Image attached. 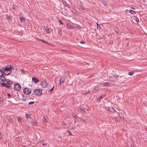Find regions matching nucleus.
<instances>
[{
    "mask_svg": "<svg viewBox=\"0 0 147 147\" xmlns=\"http://www.w3.org/2000/svg\"><path fill=\"white\" fill-rule=\"evenodd\" d=\"M34 93L36 95L40 96L42 94V90L39 89H35L34 90Z\"/></svg>",
    "mask_w": 147,
    "mask_h": 147,
    "instance_id": "1",
    "label": "nucleus"
},
{
    "mask_svg": "<svg viewBox=\"0 0 147 147\" xmlns=\"http://www.w3.org/2000/svg\"><path fill=\"white\" fill-rule=\"evenodd\" d=\"M13 88L15 90H19L21 89V86L18 84H14Z\"/></svg>",
    "mask_w": 147,
    "mask_h": 147,
    "instance_id": "2",
    "label": "nucleus"
},
{
    "mask_svg": "<svg viewBox=\"0 0 147 147\" xmlns=\"http://www.w3.org/2000/svg\"><path fill=\"white\" fill-rule=\"evenodd\" d=\"M23 92L26 94H29L31 93V91L28 88H25L23 90Z\"/></svg>",
    "mask_w": 147,
    "mask_h": 147,
    "instance_id": "3",
    "label": "nucleus"
},
{
    "mask_svg": "<svg viewBox=\"0 0 147 147\" xmlns=\"http://www.w3.org/2000/svg\"><path fill=\"white\" fill-rule=\"evenodd\" d=\"M32 82L35 84L37 83L39 81L38 79L35 77L32 78Z\"/></svg>",
    "mask_w": 147,
    "mask_h": 147,
    "instance_id": "4",
    "label": "nucleus"
},
{
    "mask_svg": "<svg viewBox=\"0 0 147 147\" xmlns=\"http://www.w3.org/2000/svg\"><path fill=\"white\" fill-rule=\"evenodd\" d=\"M41 85L42 87L43 88H45L48 87V84L45 82H42L41 83Z\"/></svg>",
    "mask_w": 147,
    "mask_h": 147,
    "instance_id": "5",
    "label": "nucleus"
},
{
    "mask_svg": "<svg viewBox=\"0 0 147 147\" xmlns=\"http://www.w3.org/2000/svg\"><path fill=\"white\" fill-rule=\"evenodd\" d=\"M108 109L109 111L112 112H114L115 111L114 109L112 107H108Z\"/></svg>",
    "mask_w": 147,
    "mask_h": 147,
    "instance_id": "6",
    "label": "nucleus"
},
{
    "mask_svg": "<svg viewBox=\"0 0 147 147\" xmlns=\"http://www.w3.org/2000/svg\"><path fill=\"white\" fill-rule=\"evenodd\" d=\"M2 69L3 70V71L4 70H7V71H10L11 70L10 69V68L9 67V66L8 65L6 66V67L5 68H3Z\"/></svg>",
    "mask_w": 147,
    "mask_h": 147,
    "instance_id": "7",
    "label": "nucleus"
},
{
    "mask_svg": "<svg viewBox=\"0 0 147 147\" xmlns=\"http://www.w3.org/2000/svg\"><path fill=\"white\" fill-rule=\"evenodd\" d=\"M4 75H3L1 76V80L3 82H5L6 81V78L5 76H3Z\"/></svg>",
    "mask_w": 147,
    "mask_h": 147,
    "instance_id": "8",
    "label": "nucleus"
},
{
    "mask_svg": "<svg viewBox=\"0 0 147 147\" xmlns=\"http://www.w3.org/2000/svg\"><path fill=\"white\" fill-rule=\"evenodd\" d=\"M16 141L21 142L22 141V138L21 137H18L16 138Z\"/></svg>",
    "mask_w": 147,
    "mask_h": 147,
    "instance_id": "9",
    "label": "nucleus"
},
{
    "mask_svg": "<svg viewBox=\"0 0 147 147\" xmlns=\"http://www.w3.org/2000/svg\"><path fill=\"white\" fill-rule=\"evenodd\" d=\"M57 29L58 34L61 36V29L59 28H58Z\"/></svg>",
    "mask_w": 147,
    "mask_h": 147,
    "instance_id": "10",
    "label": "nucleus"
},
{
    "mask_svg": "<svg viewBox=\"0 0 147 147\" xmlns=\"http://www.w3.org/2000/svg\"><path fill=\"white\" fill-rule=\"evenodd\" d=\"M115 30L116 33L117 34H119V33H120V31L117 27H115Z\"/></svg>",
    "mask_w": 147,
    "mask_h": 147,
    "instance_id": "11",
    "label": "nucleus"
},
{
    "mask_svg": "<svg viewBox=\"0 0 147 147\" xmlns=\"http://www.w3.org/2000/svg\"><path fill=\"white\" fill-rule=\"evenodd\" d=\"M7 84H12V82L11 81H10L9 80H6Z\"/></svg>",
    "mask_w": 147,
    "mask_h": 147,
    "instance_id": "12",
    "label": "nucleus"
},
{
    "mask_svg": "<svg viewBox=\"0 0 147 147\" xmlns=\"http://www.w3.org/2000/svg\"><path fill=\"white\" fill-rule=\"evenodd\" d=\"M4 71H3L2 69H0V76H2L3 75H4Z\"/></svg>",
    "mask_w": 147,
    "mask_h": 147,
    "instance_id": "13",
    "label": "nucleus"
},
{
    "mask_svg": "<svg viewBox=\"0 0 147 147\" xmlns=\"http://www.w3.org/2000/svg\"><path fill=\"white\" fill-rule=\"evenodd\" d=\"M20 20L22 22H24L25 21V18L24 17H20Z\"/></svg>",
    "mask_w": 147,
    "mask_h": 147,
    "instance_id": "14",
    "label": "nucleus"
},
{
    "mask_svg": "<svg viewBox=\"0 0 147 147\" xmlns=\"http://www.w3.org/2000/svg\"><path fill=\"white\" fill-rule=\"evenodd\" d=\"M129 12L131 14H136V12L135 11L132 10H129Z\"/></svg>",
    "mask_w": 147,
    "mask_h": 147,
    "instance_id": "15",
    "label": "nucleus"
},
{
    "mask_svg": "<svg viewBox=\"0 0 147 147\" xmlns=\"http://www.w3.org/2000/svg\"><path fill=\"white\" fill-rule=\"evenodd\" d=\"M63 3L65 6H68L69 5L65 1H63Z\"/></svg>",
    "mask_w": 147,
    "mask_h": 147,
    "instance_id": "16",
    "label": "nucleus"
},
{
    "mask_svg": "<svg viewBox=\"0 0 147 147\" xmlns=\"http://www.w3.org/2000/svg\"><path fill=\"white\" fill-rule=\"evenodd\" d=\"M71 11L73 13H74V14H77L76 11V10L75 9H74V8Z\"/></svg>",
    "mask_w": 147,
    "mask_h": 147,
    "instance_id": "17",
    "label": "nucleus"
},
{
    "mask_svg": "<svg viewBox=\"0 0 147 147\" xmlns=\"http://www.w3.org/2000/svg\"><path fill=\"white\" fill-rule=\"evenodd\" d=\"M8 119L9 120V122L12 123L13 122V120L12 119V117H9Z\"/></svg>",
    "mask_w": 147,
    "mask_h": 147,
    "instance_id": "18",
    "label": "nucleus"
},
{
    "mask_svg": "<svg viewBox=\"0 0 147 147\" xmlns=\"http://www.w3.org/2000/svg\"><path fill=\"white\" fill-rule=\"evenodd\" d=\"M103 84L104 86H108L109 85V83L108 82H106Z\"/></svg>",
    "mask_w": 147,
    "mask_h": 147,
    "instance_id": "19",
    "label": "nucleus"
},
{
    "mask_svg": "<svg viewBox=\"0 0 147 147\" xmlns=\"http://www.w3.org/2000/svg\"><path fill=\"white\" fill-rule=\"evenodd\" d=\"M67 28L69 29H71L73 28L72 26L69 24L67 25Z\"/></svg>",
    "mask_w": 147,
    "mask_h": 147,
    "instance_id": "20",
    "label": "nucleus"
},
{
    "mask_svg": "<svg viewBox=\"0 0 147 147\" xmlns=\"http://www.w3.org/2000/svg\"><path fill=\"white\" fill-rule=\"evenodd\" d=\"M80 8L83 10H85V8L82 5H80Z\"/></svg>",
    "mask_w": 147,
    "mask_h": 147,
    "instance_id": "21",
    "label": "nucleus"
},
{
    "mask_svg": "<svg viewBox=\"0 0 147 147\" xmlns=\"http://www.w3.org/2000/svg\"><path fill=\"white\" fill-rule=\"evenodd\" d=\"M98 90V87H95L94 89V92H97V91Z\"/></svg>",
    "mask_w": 147,
    "mask_h": 147,
    "instance_id": "22",
    "label": "nucleus"
},
{
    "mask_svg": "<svg viewBox=\"0 0 147 147\" xmlns=\"http://www.w3.org/2000/svg\"><path fill=\"white\" fill-rule=\"evenodd\" d=\"M96 24H97V28L98 29L100 30L101 29L100 26V25L98 24V23H96Z\"/></svg>",
    "mask_w": 147,
    "mask_h": 147,
    "instance_id": "23",
    "label": "nucleus"
},
{
    "mask_svg": "<svg viewBox=\"0 0 147 147\" xmlns=\"http://www.w3.org/2000/svg\"><path fill=\"white\" fill-rule=\"evenodd\" d=\"M22 97H23V98H22V100L25 101L26 99V97H24V95H23L22 96Z\"/></svg>",
    "mask_w": 147,
    "mask_h": 147,
    "instance_id": "24",
    "label": "nucleus"
},
{
    "mask_svg": "<svg viewBox=\"0 0 147 147\" xmlns=\"http://www.w3.org/2000/svg\"><path fill=\"white\" fill-rule=\"evenodd\" d=\"M26 117L28 119L29 118H30V115L29 114H26Z\"/></svg>",
    "mask_w": 147,
    "mask_h": 147,
    "instance_id": "25",
    "label": "nucleus"
},
{
    "mask_svg": "<svg viewBox=\"0 0 147 147\" xmlns=\"http://www.w3.org/2000/svg\"><path fill=\"white\" fill-rule=\"evenodd\" d=\"M1 86H3V87H6V84L4 83H1Z\"/></svg>",
    "mask_w": 147,
    "mask_h": 147,
    "instance_id": "26",
    "label": "nucleus"
},
{
    "mask_svg": "<svg viewBox=\"0 0 147 147\" xmlns=\"http://www.w3.org/2000/svg\"><path fill=\"white\" fill-rule=\"evenodd\" d=\"M18 120L19 122H20L21 121V117H18Z\"/></svg>",
    "mask_w": 147,
    "mask_h": 147,
    "instance_id": "27",
    "label": "nucleus"
},
{
    "mask_svg": "<svg viewBox=\"0 0 147 147\" xmlns=\"http://www.w3.org/2000/svg\"><path fill=\"white\" fill-rule=\"evenodd\" d=\"M62 125L64 126H67V124L64 122H62Z\"/></svg>",
    "mask_w": 147,
    "mask_h": 147,
    "instance_id": "28",
    "label": "nucleus"
},
{
    "mask_svg": "<svg viewBox=\"0 0 147 147\" xmlns=\"http://www.w3.org/2000/svg\"><path fill=\"white\" fill-rule=\"evenodd\" d=\"M53 88H54V86H53L51 89L49 90H48L49 92H52L53 91Z\"/></svg>",
    "mask_w": 147,
    "mask_h": 147,
    "instance_id": "29",
    "label": "nucleus"
},
{
    "mask_svg": "<svg viewBox=\"0 0 147 147\" xmlns=\"http://www.w3.org/2000/svg\"><path fill=\"white\" fill-rule=\"evenodd\" d=\"M102 98V97L100 96V97H99L97 99V101H100Z\"/></svg>",
    "mask_w": 147,
    "mask_h": 147,
    "instance_id": "30",
    "label": "nucleus"
},
{
    "mask_svg": "<svg viewBox=\"0 0 147 147\" xmlns=\"http://www.w3.org/2000/svg\"><path fill=\"white\" fill-rule=\"evenodd\" d=\"M11 72H9L8 73H7V72L5 73L4 72V75H5V76H7L10 74Z\"/></svg>",
    "mask_w": 147,
    "mask_h": 147,
    "instance_id": "31",
    "label": "nucleus"
},
{
    "mask_svg": "<svg viewBox=\"0 0 147 147\" xmlns=\"http://www.w3.org/2000/svg\"><path fill=\"white\" fill-rule=\"evenodd\" d=\"M134 74V72H133L130 71L129 73V75L130 76H132Z\"/></svg>",
    "mask_w": 147,
    "mask_h": 147,
    "instance_id": "32",
    "label": "nucleus"
},
{
    "mask_svg": "<svg viewBox=\"0 0 147 147\" xmlns=\"http://www.w3.org/2000/svg\"><path fill=\"white\" fill-rule=\"evenodd\" d=\"M7 19L8 20H11V17H7Z\"/></svg>",
    "mask_w": 147,
    "mask_h": 147,
    "instance_id": "33",
    "label": "nucleus"
},
{
    "mask_svg": "<svg viewBox=\"0 0 147 147\" xmlns=\"http://www.w3.org/2000/svg\"><path fill=\"white\" fill-rule=\"evenodd\" d=\"M21 71L23 73H25L26 72V71H25L23 69H20Z\"/></svg>",
    "mask_w": 147,
    "mask_h": 147,
    "instance_id": "34",
    "label": "nucleus"
},
{
    "mask_svg": "<svg viewBox=\"0 0 147 147\" xmlns=\"http://www.w3.org/2000/svg\"><path fill=\"white\" fill-rule=\"evenodd\" d=\"M134 20L136 21L137 22H138L139 21V19L136 18V17H135V18H134Z\"/></svg>",
    "mask_w": 147,
    "mask_h": 147,
    "instance_id": "35",
    "label": "nucleus"
},
{
    "mask_svg": "<svg viewBox=\"0 0 147 147\" xmlns=\"http://www.w3.org/2000/svg\"><path fill=\"white\" fill-rule=\"evenodd\" d=\"M106 94H103L101 95L100 96L102 97V98L106 96Z\"/></svg>",
    "mask_w": 147,
    "mask_h": 147,
    "instance_id": "36",
    "label": "nucleus"
},
{
    "mask_svg": "<svg viewBox=\"0 0 147 147\" xmlns=\"http://www.w3.org/2000/svg\"><path fill=\"white\" fill-rule=\"evenodd\" d=\"M34 103V101H32V102H30L28 104L29 105H32V104H33Z\"/></svg>",
    "mask_w": 147,
    "mask_h": 147,
    "instance_id": "37",
    "label": "nucleus"
},
{
    "mask_svg": "<svg viewBox=\"0 0 147 147\" xmlns=\"http://www.w3.org/2000/svg\"><path fill=\"white\" fill-rule=\"evenodd\" d=\"M90 92V91L88 92V91H86L85 93H83L82 94H87L89 93Z\"/></svg>",
    "mask_w": 147,
    "mask_h": 147,
    "instance_id": "38",
    "label": "nucleus"
},
{
    "mask_svg": "<svg viewBox=\"0 0 147 147\" xmlns=\"http://www.w3.org/2000/svg\"><path fill=\"white\" fill-rule=\"evenodd\" d=\"M121 77L122 78V79H127V78L124 77V76H121Z\"/></svg>",
    "mask_w": 147,
    "mask_h": 147,
    "instance_id": "39",
    "label": "nucleus"
},
{
    "mask_svg": "<svg viewBox=\"0 0 147 147\" xmlns=\"http://www.w3.org/2000/svg\"><path fill=\"white\" fill-rule=\"evenodd\" d=\"M33 124L35 125V126H36L37 125V123H36V122L35 121H34L33 122Z\"/></svg>",
    "mask_w": 147,
    "mask_h": 147,
    "instance_id": "40",
    "label": "nucleus"
},
{
    "mask_svg": "<svg viewBox=\"0 0 147 147\" xmlns=\"http://www.w3.org/2000/svg\"><path fill=\"white\" fill-rule=\"evenodd\" d=\"M39 40L40 41H42V42H44V43H46L47 42L46 41H44V40H41V39H39Z\"/></svg>",
    "mask_w": 147,
    "mask_h": 147,
    "instance_id": "41",
    "label": "nucleus"
},
{
    "mask_svg": "<svg viewBox=\"0 0 147 147\" xmlns=\"http://www.w3.org/2000/svg\"><path fill=\"white\" fill-rule=\"evenodd\" d=\"M46 31L48 33H50V31L49 28H47V30H46Z\"/></svg>",
    "mask_w": 147,
    "mask_h": 147,
    "instance_id": "42",
    "label": "nucleus"
},
{
    "mask_svg": "<svg viewBox=\"0 0 147 147\" xmlns=\"http://www.w3.org/2000/svg\"><path fill=\"white\" fill-rule=\"evenodd\" d=\"M47 28V26H44L43 28L45 30H47V29L48 28Z\"/></svg>",
    "mask_w": 147,
    "mask_h": 147,
    "instance_id": "43",
    "label": "nucleus"
},
{
    "mask_svg": "<svg viewBox=\"0 0 147 147\" xmlns=\"http://www.w3.org/2000/svg\"><path fill=\"white\" fill-rule=\"evenodd\" d=\"M63 80H62L61 79H60V84H61V83H63Z\"/></svg>",
    "mask_w": 147,
    "mask_h": 147,
    "instance_id": "44",
    "label": "nucleus"
},
{
    "mask_svg": "<svg viewBox=\"0 0 147 147\" xmlns=\"http://www.w3.org/2000/svg\"><path fill=\"white\" fill-rule=\"evenodd\" d=\"M11 87V86L10 85H6L5 87L6 88H10Z\"/></svg>",
    "mask_w": 147,
    "mask_h": 147,
    "instance_id": "45",
    "label": "nucleus"
},
{
    "mask_svg": "<svg viewBox=\"0 0 147 147\" xmlns=\"http://www.w3.org/2000/svg\"><path fill=\"white\" fill-rule=\"evenodd\" d=\"M119 117L120 119H123V117L122 116L119 115Z\"/></svg>",
    "mask_w": 147,
    "mask_h": 147,
    "instance_id": "46",
    "label": "nucleus"
},
{
    "mask_svg": "<svg viewBox=\"0 0 147 147\" xmlns=\"http://www.w3.org/2000/svg\"><path fill=\"white\" fill-rule=\"evenodd\" d=\"M7 96L9 97H10L11 96V95L9 93H7Z\"/></svg>",
    "mask_w": 147,
    "mask_h": 147,
    "instance_id": "47",
    "label": "nucleus"
},
{
    "mask_svg": "<svg viewBox=\"0 0 147 147\" xmlns=\"http://www.w3.org/2000/svg\"><path fill=\"white\" fill-rule=\"evenodd\" d=\"M68 132L69 133V135L70 136L72 135L70 131H68Z\"/></svg>",
    "mask_w": 147,
    "mask_h": 147,
    "instance_id": "48",
    "label": "nucleus"
},
{
    "mask_svg": "<svg viewBox=\"0 0 147 147\" xmlns=\"http://www.w3.org/2000/svg\"><path fill=\"white\" fill-rule=\"evenodd\" d=\"M59 23L60 24H63V22H62L61 21V20H59Z\"/></svg>",
    "mask_w": 147,
    "mask_h": 147,
    "instance_id": "49",
    "label": "nucleus"
},
{
    "mask_svg": "<svg viewBox=\"0 0 147 147\" xmlns=\"http://www.w3.org/2000/svg\"><path fill=\"white\" fill-rule=\"evenodd\" d=\"M80 110H81V111H82L83 112L85 111L83 108H80Z\"/></svg>",
    "mask_w": 147,
    "mask_h": 147,
    "instance_id": "50",
    "label": "nucleus"
},
{
    "mask_svg": "<svg viewBox=\"0 0 147 147\" xmlns=\"http://www.w3.org/2000/svg\"><path fill=\"white\" fill-rule=\"evenodd\" d=\"M2 135L0 133V138L2 139Z\"/></svg>",
    "mask_w": 147,
    "mask_h": 147,
    "instance_id": "51",
    "label": "nucleus"
},
{
    "mask_svg": "<svg viewBox=\"0 0 147 147\" xmlns=\"http://www.w3.org/2000/svg\"><path fill=\"white\" fill-rule=\"evenodd\" d=\"M103 3L104 4V5L105 6L107 5V4L106 3V2H104Z\"/></svg>",
    "mask_w": 147,
    "mask_h": 147,
    "instance_id": "52",
    "label": "nucleus"
},
{
    "mask_svg": "<svg viewBox=\"0 0 147 147\" xmlns=\"http://www.w3.org/2000/svg\"><path fill=\"white\" fill-rule=\"evenodd\" d=\"M82 44H84L85 43V42L84 41H81L80 42Z\"/></svg>",
    "mask_w": 147,
    "mask_h": 147,
    "instance_id": "53",
    "label": "nucleus"
},
{
    "mask_svg": "<svg viewBox=\"0 0 147 147\" xmlns=\"http://www.w3.org/2000/svg\"><path fill=\"white\" fill-rule=\"evenodd\" d=\"M9 67L10 68V69H12L13 68V67H12L11 66H9Z\"/></svg>",
    "mask_w": 147,
    "mask_h": 147,
    "instance_id": "54",
    "label": "nucleus"
},
{
    "mask_svg": "<svg viewBox=\"0 0 147 147\" xmlns=\"http://www.w3.org/2000/svg\"><path fill=\"white\" fill-rule=\"evenodd\" d=\"M3 101V99L2 98H0V103L2 102Z\"/></svg>",
    "mask_w": 147,
    "mask_h": 147,
    "instance_id": "55",
    "label": "nucleus"
},
{
    "mask_svg": "<svg viewBox=\"0 0 147 147\" xmlns=\"http://www.w3.org/2000/svg\"><path fill=\"white\" fill-rule=\"evenodd\" d=\"M114 76L115 77H118V75L117 74H114Z\"/></svg>",
    "mask_w": 147,
    "mask_h": 147,
    "instance_id": "56",
    "label": "nucleus"
},
{
    "mask_svg": "<svg viewBox=\"0 0 147 147\" xmlns=\"http://www.w3.org/2000/svg\"><path fill=\"white\" fill-rule=\"evenodd\" d=\"M71 130H74V128L73 127H72L71 129Z\"/></svg>",
    "mask_w": 147,
    "mask_h": 147,
    "instance_id": "57",
    "label": "nucleus"
},
{
    "mask_svg": "<svg viewBox=\"0 0 147 147\" xmlns=\"http://www.w3.org/2000/svg\"><path fill=\"white\" fill-rule=\"evenodd\" d=\"M47 144H43V145H46Z\"/></svg>",
    "mask_w": 147,
    "mask_h": 147,
    "instance_id": "58",
    "label": "nucleus"
},
{
    "mask_svg": "<svg viewBox=\"0 0 147 147\" xmlns=\"http://www.w3.org/2000/svg\"><path fill=\"white\" fill-rule=\"evenodd\" d=\"M131 8L133 9H134V7H131Z\"/></svg>",
    "mask_w": 147,
    "mask_h": 147,
    "instance_id": "59",
    "label": "nucleus"
},
{
    "mask_svg": "<svg viewBox=\"0 0 147 147\" xmlns=\"http://www.w3.org/2000/svg\"><path fill=\"white\" fill-rule=\"evenodd\" d=\"M115 120L116 121H117V119H115Z\"/></svg>",
    "mask_w": 147,
    "mask_h": 147,
    "instance_id": "60",
    "label": "nucleus"
}]
</instances>
